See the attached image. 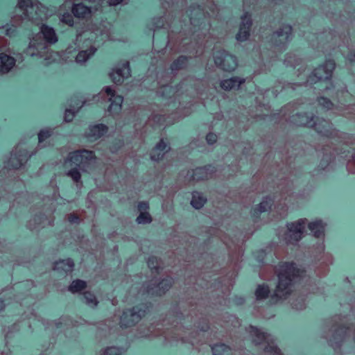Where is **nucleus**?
Instances as JSON below:
<instances>
[{
	"label": "nucleus",
	"instance_id": "f257e3e1",
	"mask_svg": "<svg viewBox=\"0 0 355 355\" xmlns=\"http://www.w3.org/2000/svg\"><path fill=\"white\" fill-rule=\"evenodd\" d=\"M278 284L275 291V297L279 300L286 299L293 292V284L300 275V270L293 263H284L277 270Z\"/></svg>",
	"mask_w": 355,
	"mask_h": 355
},
{
	"label": "nucleus",
	"instance_id": "f03ea898",
	"mask_svg": "<svg viewBox=\"0 0 355 355\" xmlns=\"http://www.w3.org/2000/svg\"><path fill=\"white\" fill-rule=\"evenodd\" d=\"M46 17L44 8L39 3H33L32 0H18L15 8L13 21L19 23L25 19L37 23Z\"/></svg>",
	"mask_w": 355,
	"mask_h": 355
},
{
	"label": "nucleus",
	"instance_id": "7ed1b4c3",
	"mask_svg": "<svg viewBox=\"0 0 355 355\" xmlns=\"http://www.w3.org/2000/svg\"><path fill=\"white\" fill-rule=\"evenodd\" d=\"M26 55L37 59L47 60L51 57L49 46L40 34H36L30 39L28 46L25 49Z\"/></svg>",
	"mask_w": 355,
	"mask_h": 355
},
{
	"label": "nucleus",
	"instance_id": "20e7f679",
	"mask_svg": "<svg viewBox=\"0 0 355 355\" xmlns=\"http://www.w3.org/2000/svg\"><path fill=\"white\" fill-rule=\"evenodd\" d=\"M95 159V155L91 150H80L70 153L65 160L69 167L75 166L79 169H85V166Z\"/></svg>",
	"mask_w": 355,
	"mask_h": 355
},
{
	"label": "nucleus",
	"instance_id": "39448f33",
	"mask_svg": "<svg viewBox=\"0 0 355 355\" xmlns=\"http://www.w3.org/2000/svg\"><path fill=\"white\" fill-rule=\"evenodd\" d=\"M250 334L252 342L255 345L262 344L264 342L267 343L268 345L264 349L266 353L271 355H281L279 349L273 344V339L270 334H267L252 326L250 327Z\"/></svg>",
	"mask_w": 355,
	"mask_h": 355
},
{
	"label": "nucleus",
	"instance_id": "423d86ee",
	"mask_svg": "<svg viewBox=\"0 0 355 355\" xmlns=\"http://www.w3.org/2000/svg\"><path fill=\"white\" fill-rule=\"evenodd\" d=\"M307 219L300 218L295 222L287 224V232L284 234V240L287 243L295 244L303 236Z\"/></svg>",
	"mask_w": 355,
	"mask_h": 355
},
{
	"label": "nucleus",
	"instance_id": "0eeeda50",
	"mask_svg": "<svg viewBox=\"0 0 355 355\" xmlns=\"http://www.w3.org/2000/svg\"><path fill=\"white\" fill-rule=\"evenodd\" d=\"M173 279L168 276L162 279H152L144 286L146 293L150 295L162 296L172 286Z\"/></svg>",
	"mask_w": 355,
	"mask_h": 355
},
{
	"label": "nucleus",
	"instance_id": "6e6552de",
	"mask_svg": "<svg viewBox=\"0 0 355 355\" xmlns=\"http://www.w3.org/2000/svg\"><path fill=\"white\" fill-rule=\"evenodd\" d=\"M146 312V311L143 306H135L124 311L121 316V326L127 328L135 325L144 317Z\"/></svg>",
	"mask_w": 355,
	"mask_h": 355
},
{
	"label": "nucleus",
	"instance_id": "1a4fd4ad",
	"mask_svg": "<svg viewBox=\"0 0 355 355\" xmlns=\"http://www.w3.org/2000/svg\"><path fill=\"white\" fill-rule=\"evenodd\" d=\"M214 62L216 66L227 71H234L237 67L236 57L225 51H219L215 53Z\"/></svg>",
	"mask_w": 355,
	"mask_h": 355
},
{
	"label": "nucleus",
	"instance_id": "9d476101",
	"mask_svg": "<svg viewBox=\"0 0 355 355\" xmlns=\"http://www.w3.org/2000/svg\"><path fill=\"white\" fill-rule=\"evenodd\" d=\"M335 69V62L333 60H327L324 64L319 66L314 69L313 75L309 77V81L311 83H316L317 80L322 81L329 80Z\"/></svg>",
	"mask_w": 355,
	"mask_h": 355
},
{
	"label": "nucleus",
	"instance_id": "9b49d317",
	"mask_svg": "<svg viewBox=\"0 0 355 355\" xmlns=\"http://www.w3.org/2000/svg\"><path fill=\"white\" fill-rule=\"evenodd\" d=\"M31 155L28 154L25 148L18 146L12 152L7 166L9 168L18 169L28 161Z\"/></svg>",
	"mask_w": 355,
	"mask_h": 355
},
{
	"label": "nucleus",
	"instance_id": "f8f14e48",
	"mask_svg": "<svg viewBox=\"0 0 355 355\" xmlns=\"http://www.w3.org/2000/svg\"><path fill=\"white\" fill-rule=\"evenodd\" d=\"M292 28L289 25H284L272 35V42L277 46H284L291 39Z\"/></svg>",
	"mask_w": 355,
	"mask_h": 355
},
{
	"label": "nucleus",
	"instance_id": "ddd939ff",
	"mask_svg": "<svg viewBox=\"0 0 355 355\" xmlns=\"http://www.w3.org/2000/svg\"><path fill=\"white\" fill-rule=\"evenodd\" d=\"M98 8V6L91 7L85 5L83 3H77L72 5L71 12L76 18L87 19L91 17Z\"/></svg>",
	"mask_w": 355,
	"mask_h": 355
},
{
	"label": "nucleus",
	"instance_id": "4468645a",
	"mask_svg": "<svg viewBox=\"0 0 355 355\" xmlns=\"http://www.w3.org/2000/svg\"><path fill=\"white\" fill-rule=\"evenodd\" d=\"M251 26V16L248 13L243 14V15L241 17V23L239 32L236 36L237 41L244 42L249 38Z\"/></svg>",
	"mask_w": 355,
	"mask_h": 355
},
{
	"label": "nucleus",
	"instance_id": "2eb2a0df",
	"mask_svg": "<svg viewBox=\"0 0 355 355\" xmlns=\"http://www.w3.org/2000/svg\"><path fill=\"white\" fill-rule=\"evenodd\" d=\"M104 90L110 96L109 101L111 102L108 111L112 114H118L121 110V105L123 101V97L119 95H115L114 89L110 86L105 87Z\"/></svg>",
	"mask_w": 355,
	"mask_h": 355
},
{
	"label": "nucleus",
	"instance_id": "dca6fc26",
	"mask_svg": "<svg viewBox=\"0 0 355 355\" xmlns=\"http://www.w3.org/2000/svg\"><path fill=\"white\" fill-rule=\"evenodd\" d=\"M112 81L116 84H121L125 78L130 76V69L128 62H124L121 67H117L110 74Z\"/></svg>",
	"mask_w": 355,
	"mask_h": 355
},
{
	"label": "nucleus",
	"instance_id": "f3484780",
	"mask_svg": "<svg viewBox=\"0 0 355 355\" xmlns=\"http://www.w3.org/2000/svg\"><path fill=\"white\" fill-rule=\"evenodd\" d=\"M209 168L200 167L187 172V178L193 181H201L210 178L212 175V171Z\"/></svg>",
	"mask_w": 355,
	"mask_h": 355
},
{
	"label": "nucleus",
	"instance_id": "a211bd4d",
	"mask_svg": "<svg viewBox=\"0 0 355 355\" xmlns=\"http://www.w3.org/2000/svg\"><path fill=\"white\" fill-rule=\"evenodd\" d=\"M107 132V127L103 124L90 125L85 132L86 137L93 141L98 139Z\"/></svg>",
	"mask_w": 355,
	"mask_h": 355
},
{
	"label": "nucleus",
	"instance_id": "6ab92c4d",
	"mask_svg": "<svg viewBox=\"0 0 355 355\" xmlns=\"http://www.w3.org/2000/svg\"><path fill=\"white\" fill-rule=\"evenodd\" d=\"M170 150V147L162 139L157 144L153 149L150 158L153 161L158 162L162 159L164 155Z\"/></svg>",
	"mask_w": 355,
	"mask_h": 355
},
{
	"label": "nucleus",
	"instance_id": "aec40b11",
	"mask_svg": "<svg viewBox=\"0 0 355 355\" xmlns=\"http://www.w3.org/2000/svg\"><path fill=\"white\" fill-rule=\"evenodd\" d=\"M16 60L5 53H0V73H8L15 65Z\"/></svg>",
	"mask_w": 355,
	"mask_h": 355
},
{
	"label": "nucleus",
	"instance_id": "412c9836",
	"mask_svg": "<svg viewBox=\"0 0 355 355\" xmlns=\"http://www.w3.org/2000/svg\"><path fill=\"white\" fill-rule=\"evenodd\" d=\"M245 82V79L238 76H234L228 79H225L220 81V87L225 90L230 91L232 89H239L243 83Z\"/></svg>",
	"mask_w": 355,
	"mask_h": 355
},
{
	"label": "nucleus",
	"instance_id": "4be33fe9",
	"mask_svg": "<svg viewBox=\"0 0 355 355\" xmlns=\"http://www.w3.org/2000/svg\"><path fill=\"white\" fill-rule=\"evenodd\" d=\"M37 34H40L45 42L46 45L49 44H54L58 41V37L53 28L42 25L40 27V31Z\"/></svg>",
	"mask_w": 355,
	"mask_h": 355
},
{
	"label": "nucleus",
	"instance_id": "5701e85b",
	"mask_svg": "<svg viewBox=\"0 0 355 355\" xmlns=\"http://www.w3.org/2000/svg\"><path fill=\"white\" fill-rule=\"evenodd\" d=\"M293 122L299 126H313V117L306 114H296L293 116Z\"/></svg>",
	"mask_w": 355,
	"mask_h": 355
},
{
	"label": "nucleus",
	"instance_id": "b1692460",
	"mask_svg": "<svg viewBox=\"0 0 355 355\" xmlns=\"http://www.w3.org/2000/svg\"><path fill=\"white\" fill-rule=\"evenodd\" d=\"M96 50L97 49L92 45L89 49L79 51L76 56V63L80 64H85L92 56L94 55Z\"/></svg>",
	"mask_w": 355,
	"mask_h": 355
},
{
	"label": "nucleus",
	"instance_id": "393cba45",
	"mask_svg": "<svg viewBox=\"0 0 355 355\" xmlns=\"http://www.w3.org/2000/svg\"><path fill=\"white\" fill-rule=\"evenodd\" d=\"M331 124L328 121L324 119H317V121H313V126L316 131L324 135L328 136L330 133Z\"/></svg>",
	"mask_w": 355,
	"mask_h": 355
},
{
	"label": "nucleus",
	"instance_id": "a878e982",
	"mask_svg": "<svg viewBox=\"0 0 355 355\" xmlns=\"http://www.w3.org/2000/svg\"><path fill=\"white\" fill-rule=\"evenodd\" d=\"M309 228L315 237L320 238L324 235V224L322 220H315L310 223Z\"/></svg>",
	"mask_w": 355,
	"mask_h": 355
},
{
	"label": "nucleus",
	"instance_id": "bb28decb",
	"mask_svg": "<svg viewBox=\"0 0 355 355\" xmlns=\"http://www.w3.org/2000/svg\"><path fill=\"white\" fill-rule=\"evenodd\" d=\"M207 202V198L201 193L198 191H194L192 193V199L191 200V205L195 209L202 208L205 203Z\"/></svg>",
	"mask_w": 355,
	"mask_h": 355
},
{
	"label": "nucleus",
	"instance_id": "cd10ccee",
	"mask_svg": "<svg viewBox=\"0 0 355 355\" xmlns=\"http://www.w3.org/2000/svg\"><path fill=\"white\" fill-rule=\"evenodd\" d=\"M347 330L345 327H340L336 330L332 336V339L329 340L331 345L334 347L343 340L347 336Z\"/></svg>",
	"mask_w": 355,
	"mask_h": 355
},
{
	"label": "nucleus",
	"instance_id": "c85d7f7f",
	"mask_svg": "<svg viewBox=\"0 0 355 355\" xmlns=\"http://www.w3.org/2000/svg\"><path fill=\"white\" fill-rule=\"evenodd\" d=\"M272 205V201L270 198H264L256 207L253 209L254 214H259L267 211Z\"/></svg>",
	"mask_w": 355,
	"mask_h": 355
},
{
	"label": "nucleus",
	"instance_id": "c756f323",
	"mask_svg": "<svg viewBox=\"0 0 355 355\" xmlns=\"http://www.w3.org/2000/svg\"><path fill=\"white\" fill-rule=\"evenodd\" d=\"M270 293V289L265 284L259 285L255 291V296L257 300H263L266 299Z\"/></svg>",
	"mask_w": 355,
	"mask_h": 355
},
{
	"label": "nucleus",
	"instance_id": "7c9ffc66",
	"mask_svg": "<svg viewBox=\"0 0 355 355\" xmlns=\"http://www.w3.org/2000/svg\"><path fill=\"white\" fill-rule=\"evenodd\" d=\"M86 282L80 279H76L71 282V284L69 286V291L72 293H76L83 291V289L86 288Z\"/></svg>",
	"mask_w": 355,
	"mask_h": 355
},
{
	"label": "nucleus",
	"instance_id": "2f4dec72",
	"mask_svg": "<svg viewBox=\"0 0 355 355\" xmlns=\"http://www.w3.org/2000/svg\"><path fill=\"white\" fill-rule=\"evenodd\" d=\"M213 355H231V349L224 344H218L212 347Z\"/></svg>",
	"mask_w": 355,
	"mask_h": 355
},
{
	"label": "nucleus",
	"instance_id": "473e14b6",
	"mask_svg": "<svg viewBox=\"0 0 355 355\" xmlns=\"http://www.w3.org/2000/svg\"><path fill=\"white\" fill-rule=\"evenodd\" d=\"M74 266L73 261L71 259L62 260L55 263L57 269H63L66 272H71Z\"/></svg>",
	"mask_w": 355,
	"mask_h": 355
},
{
	"label": "nucleus",
	"instance_id": "72a5a7b5",
	"mask_svg": "<svg viewBox=\"0 0 355 355\" xmlns=\"http://www.w3.org/2000/svg\"><path fill=\"white\" fill-rule=\"evenodd\" d=\"M83 299L85 300V302L92 307H95L98 304V301L95 295L90 292H85L83 293Z\"/></svg>",
	"mask_w": 355,
	"mask_h": 355
},
{
	"label": "nucleus",
	"instance_id": "f704fd0d",
	"mask_svg": "<svg viewBox=\"0 0 355 355\" xmlns=\"http://www.w3.org/2000/svg\"><path fill=\"white\" fill-rule=\"evenodd\" d=\"M124 351L119 347H109L103 350L99 355H122Z\"/></svg>",
	"mask_w": 355,
	"mask_h": 355
},
{
	"label": "nucleus",
	"instance_id": "c9c22d12",
	"mask_svg": "<svg viewBox=\"0 0 355 355\" xmlns=\"http://www.w3.org/2000/svg\"><path fill=\"white\" fill-rule=\"evenodd\" d=\"M85 169H79V168L74 167L67 173V175L70 177L74 182H78L81 178L80 171Z\"/></svg>",
	"mask_w": 355,
	"mask_h": 355
},
{
	"label": "nucleus",
	"instance_id": "e433bc0d",
	"mask_svg": "<svg viewBox=\"0 0 355 355\" xmlns=\"http://www.w3.org/2000/svg\"><path fill=\"white\" fill-rule=\"evenodd\" d=\"M139 224H147L152 221V218L148 211L140 213L136 219Z\"/></svg>",
	"mask_w": 355,
	"mask_h": 355
},
{
	"label": "nucleus",
	"instance_id": "4c0bfd02",
	"mask_svg": "<svg viewBox=\"0 0 355 355\" xmlns=\"http://www.w3.org/2000/svg\"><path fill=\"white\" fill-rule=\"evenodd\" d=\"M187 58L184 56H180L176 60H175L171 64L172 70H178L183 67L185 64Z\"/></svg>",
	"mask_w": 355,
	"mask_h": 355
},
{
	"label": "nucleus",
	"instance_id": "58836bf2",
	"mask_svg": "<svg viewBox=\"0 0 355 355\" xmlns=\"http://www.w3.org/2000/svg\"><path fill=\"white\" fill-rule=\"evenodd\" d=\"M60 20L62 23H64V24H65L67 25H69V26H72L73 25V23H74L73 16L70 13H69V12L64 13L60 17Z\"/></svg>",
	"mask_w": 355,
	"mask_h": 355
},
{
	"label": "nucleus",
	"instance_id": "ea45409f",
	"mask_svg": "<svg viewBox=\"0 0 355 355\" xmlns=\"http://www.w3.org/2000/svg\"><path fill=\"white\" fill-rule=\"evenodd\" d=\"M51 135V132L49 130H42L38 134L39 143H42L43 141L49 138Z\"/></svg>",
	"mask_w": 355,
	"mask_h": 355
},
{
	"label": "nucleus",
	"instance_id": "a19ab883",
	"mask_svg": "<svg viewBox=\"0 0 355 355\" xmlns=\"http://www.w3.org/2000/svg\"><path fill=\"white\" fill-rule=\"evenodd\" d=\"M147 263H148V267L151 270L155 269L157 270L159 268L158 259L156 257H152L148 258V259L147 261Z\"/></svg>",
	"mask_w": 355,
	"mask_h": 355
},
{
	"label": "nucleus",
	"instance_id": "79ce46f5",
	"mask_svg": "<svg viewBox=\"0 0 355 355\" xmlns=\"http://www.w3.org/2000/svg\"><path fill=\"white\" fill-rule=\"evenodd\" d=\"M318 103L323 107L329 110L332 107V103L327 98L321 97L318 98Z\"/></svg>",
	"mask_w": 355,
	"mask_h": 355
},
{
	"label": "nucleus",
	"instance_id": "37998d69",
	"mask_svg": "<svg viewBox=\"0 0 355 355\" xmlns=\"http://www.w3.org/2000/svg\"><path fill=\"white\" fill-rule=\"evenodd\" d=\"M74 110L67 109L65 111L64 113V121L67 122H70L72 121L73 118L74 117L75 112H76Z\"/></svg>",
	"mask_w": 355,
	"mask_h": 355
},
{
	"label": "nucleus",
	"instance_id": "c03bdc74",
	"mask_svg": "<svg viewBox=\"0 0 355 355\" xmlns=\"http://www.w3.org/2000/svg\"><path fill=\"white\" fill-rule=\"evenodd\" d=\"M217 139H218L217 135L212 132L207 134V135L206 137V140H207V143L211 145L216 143L217 141Z\"/></svg>",
	"mask_w": 355,
	"mask_h": 355
},
{
	"label": "nucleus",
	"instance_id": "a18cd8bd",
	"mask_svg": "<svg viewBox=\"0 0 355 355\" xmlns=\"http://www.w3.org/2000/svg\"><path fill=\"white\" fill-rule=\"evenodd\" d=\"M148 208H149V205L146 202H141L138 205V209L140 211V213H142L144 211H147Z\"/></svg>",
	"mask_w": 355,
	"mask_h": 355
},
{
	"label": "nucleus",
	"instance_id": "49530a36",
	"mask_svg": "<svg viewBox=\"0 0 355 355\" xmlns=\"http://www.w3.org/2000/svg\"><path fill=\"white\" fill-rule=\"evenodd\" d=\"M355 165V154L353 157L352 160L349 161L347 164V169L352 173H355V168L353 169L352 167Z\"/></svg>",
	"mask_w": 355,
	"mask_h": 355
},
{
	"label": "nucleus",
	"instance_id": "de8ad7c7",
	"mask_svg": "<svg viewBox=\"0 0 355 355\" xmlns=\"http://www.w3.org/2000/svg\"><path fill=\"white\" fill-rule=\"evenodd\" d=\"M68 220L71 223H75L78 221V217L74 214H69L68 216Z\"/></svg>",
	"mask_w": 355,
	"mask_h": 355
},
{
	"label": "nucleus",
	"instance_id": "09e8293b",
	"mask_svg": "<svg viewBox=\"0 0 355 355\" xmlns=\"http://www.w3.org/2000/svg\"><path fill=\"white\" fill-rule=\"evenodd\" d=\"M123 0H107V3L110 6H116L121 2H122Z\"/></svg>",
	"mask_w": 355,
	"mask_h": 355
},
{
	"label": "nucleus",
	"instance_id": "8fccbe9b",
	"mask_svg": "<svg viewBox=\"0 0 355 355\" xmlns=\"http://www.w3.org/2000/svg\"><path fill=\"white\" fill-rule=\"evenodd\" d=\"M4 303L3 301L0 300V311H1L4 309Z\"/></svg>",
	"mask_w": 355,
	"mask_h": 355
},
{
	"label": "nucleus",
	"instance_id": "3c124183",
	"mask_svg": "<svg viewBox=\"0 0 355 355\" xmlns=\"http://www.w3.org/2000/svg\"><path fill=\"white\" fill-rule=\"evenodd\" d=\"M82 35H83V33H81V32H78V33H77V40H78V39H79V37H80L82 36Z\"/></svg>",
	"mask_w": 355,
	"mask_h": 355
},
{
	"label": "nucleus",
	"instance_id": "603ef678",
	"mask_svg": "<svg viewBox=\"0 0 355 355\" xmlns=\"http://www.w3.org/2000/svg\"><path fill=\"white\" fill-rule=\"evenodd\" d=\"M85 34L89 35V34H91V33L90 32H85Z\"/></svg>",
	"mask_w": 355,
	"mask_h": 355
},
{
	"label": "nucleus",
	"instance_id": "864d4df0",
	"mask_svg": "<svg viewBox=\"0 0 355 355\" xmlns=\"http://www.w3.org/2000/svg\"><path fill=\"white\" fill-rule=\"evenodd\" d=\"M353 58H354V60H355V55H353Z\"/></svg>",
	"mask_w": 355,
	"mask_h": 355
},
{
	"label": "nucleus",
	"instance_id": "5fc2aeb1",
	"mask_svg": "<svg viewBox=\"0 0 355 355\" xmlns=\"http://www.w3.org/2000/svg\"><path fill=\"white\" fill-rule=\"evenodd\" d=\"M99 2L101 1V0H98Z\"/></svg>",
	"mask_w": 355,
	"mask_h": 355
}]
</instances>
